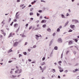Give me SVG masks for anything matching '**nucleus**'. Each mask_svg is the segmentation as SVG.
<instances>
[{
    "label": "nucleus",
    "instance_id": "obj_14",
    "mask_svg": "<svg viewBox=\"0 0 79 79\" xmlns=\"http://www.w3.org/2000/svg\"><path fill=\"white\" fill-rule=\"evenodd\" d=\"M12 77H11V78H16V77L17 76H14V75H12Z\"/></svg>",
    "mask_w": 79,
    "mask_h": 79
},
{
    "label": "nucleus",
    "instance_id": "obj_8",
    "mask_svg": "<svg viewBox=\"0 0 79 79\" xmlns=\"http://www.w3.org/2000/svg\"><path fill=\"white\" fill-rule=\"evenodd\" d=\"M73 44V41H72V40H70L69 42V45H70L71 44Z\"/></svg>",
    "mask_w": 79,
    "mask_h": 79
},
{
    "label": "nucleus",
    "instance_id": "obj_55",
    "mask_svg": "<svg viewBox=\"0 0 79 79\" xmlns=\"http://www.w3.org/2000/svg\"><path fill=\"white\" fill-rule=\"evenodd\" d=\"M35 39H36V40H39V38L37 37H36Z\"/></svg>",
    "mask_w": 79,
    "mask_h": 79
},
{
    "label": "nucleus",
    "instance_id": "obj_42",
    "mask_svg": "<svg viewBox=\"0 0 79 79\" xmlns=\"http://www.w3.org/2000/svg\"><path fill=\"white\" fill-rule=\"evenodd\" d=\"M62 63V62L61 60L58 62L59 64H60V63Z\"/></svg>",
    "mask_w": 79,
    "mask_h": 79
},
{
    "label": "nucleus",
    "instance_id": "obj_44",
    "mask_svg": "<svg viewBox=\"0 0 79 79\" xmlns=\"http://www.w3.org/2000/svg\"><path fill=\"white\" fill-rule=\"evenodd\" d=\"M41 2H44V3H45V1L44 0H41Z\"/></svg>",
    "mask_w": 79,
    "mask_h": 79
},
{
    "label": "nucleus",
    "instance_id": "obj_47",
    "mask_svg": "<svg viewBox=\"0 0 79 79\" xmlns=\"http://www.w3.org/2000/svg\"><path fill=\"white\" fill-rule=\"evenodd\" d=\"M11 19L10 18L9 19V22H10L11 21Z\"/></svg>",
    "mask_w": 79,
    "mask_h": 79
},
{
    "label": "nucleus",
    "instance_id": "obj_11",
    "mask_svg": "<svg viewBox=\"0 0 79 79\" xmlns=\"http://www.w3.org/2000/svg\"><path fill=\"white\" fill-rule=\"evenodd\" d=\"M5 27L6 28V30H7V31H9V30H10L9 28H8V26L6 25L5 26Z\"/></svg>",
    "mask_w": 79,
    "mask_h": 79
},
{
    "label": "nucleus",
    "instance_id": "obj_38",
    "mask_svg": "<svg viewBox=\"0 0 79 79\" xmlns=\"http://www.w3.org/2000/svg\"><path fill=\"white\" fill-rule=\"evenodd\" d=\"M34 10V8H31L30 9V11H32V10Z\"/></svg>",
    "mask_w": 79,
    "mask_h": 79
},
{
    "label": "nucleus",
    "instance_id": "obj_31",
    "mask_svg": "<svg viewBox=\"0 0 79 79\" xmlns=\"http://www.w3.org/2000/svg\"><path fill=\"white\" fill-rule=\"evenodd\" d=\"M32 26H31V27H29V30H30V29H32Z\"/></svg>",
    "mask_w": 79,
    "mask_h": 79
},
{
    "label": "nucleus",
    "instance_id": "obj_43",
    "mask_svg": "<svg viewBox=\"0 0 79 79\" xmlns=\"http://www.w3.org/2000/svg\"><path fill=\"white\" fill-rule=\"evenodd\" d=\"M59 29H61L62 28V26H60L59 27Z\"/></svg>",
    "mask_w": 79,
    "mask_h": 79
},
{
    "label": "nucleus",
    "instance_id": "obj_12",
    "mask_svg": "<svg viewBox=\"0 0 79 79\" xmlns=\"http://www.w3.org/2000/svg\"><path fill=\"white\" fill-rule=\"evenodd\" d=\"M13 50H12V48L10 49V50H9V51L8 52V53H10V52H13Z\"/></svg>",
    "mask_w": 79,
    "mask_h": 79
},
{
    "label": "nucleus",
    "instance_id": "obj_16",
    "mask_svg": "<svg viewBox=\"0 0 79 79\" xmlns=\"http://www.w3.org/2000/svg\"><path fill=\"white\" fill-rule=\"evenodd\" d=\"M73 40H74L76 42H77V41H78V40L76 39H73Z\"/></svg>",
    "mask_w": 79,
    "mask_h": 79
},
{
    "label": "nucleus",
    "instance_id": "obj_30",
    "mask_svg": "<svg viewBox=\"0 0 79 79\" xmlns=\"http://www.w3.org/2000/svg\"><path fill=\"white\" fill-rule=\"evenodd\" d=\"M2 33L4 35V36L6 35V33H5V32H3Z\"/></svg>",
    "mask_w": 79,
    "mask_h": 79
},
{
    "label": "nucleus",
    "instance_id": "obj_50",
    "mask_svg": "<svg viewBox=\"0 0 79 79\" xmlns=\"http://www.w3.org/2000/svg\"><path fill=\"white\" fill-rule=\"evenodd\" d=\"M58 68H59V69H61V67L59 66L58 67Z\"/></svg>",
    "mask_w": 79,
    "mask_h": 79
},
{
    "label": "nucleus",
    "instance_id": "obj_46",
    "mask_svg": "<svg viewBox=\"0 0 79 79\" xmlns=\"http://www.w3.org/2000/svg\"><path fill=\"white\" fill-rule=\"evenodd\" d=\"M74 70L75 71H78V69H75Z\"/></svg>",
    "mask_w": 79,
    "mask_h": 79
},
{
    "label": "nucleus",
    "instance_id": "obj_27",
    "mask_svg": "<svg viewBox=\"0 0 79 79\" xmlns=\"http://www.w3.org/2000/svg\"><path fill=\"white\" fill-rule=\"evenodd\" d=\"M63 71H64L63 69H60L59 70V71L60 72V73H62V72H63Z\"/></svg>",
    "mask_w": 79,
    "mask_h": 79
},
{
    "label": "nucleus",
    "instance_id": "obj_52",
    "mask_svg": "<svg viewBox=\"0 0 79 79\" xmlns=\"http://www.w3.org/2000/svg\"><path fill=\"white\" fill-rule=\"evenodd\" d=\"M14 22H16L17 21V20H16V19H14Z\"/></svg>",
    "mask_w": 79,
    "mask_h": 79
},
{
    "label": "nucleus",
    "instance_id": "obj_64",
    "mask_svg": "<svg viewBox=\"0 0 79 79\" xmlns=\"http://www.w3.org/2000/svg\"><path fill=\"white\" fill-rule=\"evenodd\" d=\"M28 51H29V52H31V49H28Z\"/></svg>",
    "mask_w": 79,
    "mask_h": 79
},
{
    "label": "nucleus",
    "instance_id": "obj_22",
    "mask_svg": "<svg viewBox=\"0 0 79 79\" xmlns=\"http://www.w3.org/2000/svg\"><path fill=\"white\" fill-rule=\"evenodd\" d=\"M34 15V13H33V12H30V16H32V15Z\"/></svg>",
    "mask_w": 79,
    "mask_h": 79
},
{
    "label": "nucleus",
    "instance_id": "obj_41",
    "mask_svg": "<svg viewBox=\"0 0 79 79\" xmlns=\"http://www.w3.org/2000/svg\"><path fill=\"white\" fill-rule=\"evenodd\" d=\"M13 61L12 60H9L8 61V63H11V62H12Z\"/></svg>",
    "mask_w": 79,
    "mask_h": 79
},
{
    "label": "nucleus",
    "instance_id": "obj_34",
    "mask_svg": "<svg viewBox=\"0 0 79 79\" xmlns=\"http://www.w3.org/2000/svg\"><path fill=\"white\" fill-rule=\"evenodd\" d=\"M14 23V21H13L10 24V26H12L13 25V23Z\"/></svg>",
    "mask_w": 79,
    "mask_h": 79
},
{
    "label": "nucleus",
    "instance_id": "obj_49",
    "mask_svg": "<svg viewBox=\"0 0 79 79\" xmlns=\"http://www.w3.org/2000/svg\"><path fill=\"white\" fill-rule=\"evenodd\" d=\"M63 53H62L61 54V58H63Z\"/></svg>",
    "mask_w": 79,
    "mask_h": 79
},
{
    "label": "nucleus",
    "instance_id": "obj_26",
    "mask_svg": "<svg viewBox=\"0 0 79 79\" xmlns=\"http://www.w3.org/2000/svg\"><path fill=\"white\" fill-rule=\"evenodd\" d=\"M23 53L24 55H27V52H23Z\"/></svg>",
    "mask_w": 79,
    "mask_h": 79
},
{
    "label": "nucleus",
    "instance_id": "obj_6",
    "mask_svg": "<svg viewBox=\"0 0 79 79\" xmlns=\"http://www.w3.org/2000/svg\"><path fill=\"white\" fill-rule=\"evenodd\" d=\"M13 37V35H12V33H10L8 36V38H10V37Z\"/></svg>",
    "mask_w": 79,
    "mask_h": 79
},
{
    "label": "nucleus",
    "instance_id": "obj_18",
    "mask_svg": "<svg viewBox=\"0 0 79 79\" xmlns=\"http://www.w3.org/2000/svg\"><path fill=\"white\" fill-rule=\"evenodd\" d=\"M22 72V69H20L19 70V72H18V74H20V73H21Z\"/></svg>",
    "mask_w": 79,
    "mask_h": 79
},
{
    "label": "nucleus",
    "instance_id": "obj_61",
    "mask_svg": "<svg viewBox=\"0 0 79 79\" xmlns=\"http://www.w3.org/2000/svg\"><path fill=\"white\" fill-rule=\"evenodd\" d=\"M17 2H20V0H17Z\"/></svg>",
    "mask_w": 79,
    "mask_h": 79
},
{
    "label": "nucleus",
    "instance_id": "obj_17",
    "mask_svg": "<svg viewBox=\"0 0 79 79\" xmlns=\"http://www.w3.org/2000/svg\"><path fill=\"white\" fill-rule=\"evenodd\" d=\"M47 30L48 32H50L51 31V29L50 28H48Z\"/></svg>",
    "mask_w": 79,
    "mask_h": 79
},
{
    "label": "nucleus",
    "instance_id": "obj_56",
    "mask_svg": "<svg viewBox=\"0 0 79 79\" xmlns=\"http://www.w3.org/2000/svg\"><path fill=\"white\" fill-rule=\"evenodd\" d=\"M31 6H32V5H31L30 4L29 6H28V7H31Z\"/></svg>",
    "mask_w": 79,
    "mask_h": 79
},
{
    "label": "nucleus",
    "instance_id": "obj_63",
    "mask_svg": "<svg viewBox=\"0 0 79 79\" xmlns=\"http://www.w3.org/2000/svg\"><path fill=\"white\" fill-rule=\"evenodd\" d=\"M36 47V45H34L33 46V48H35V47Z\"/></svg>",
    "mask_w": 79,
    "mask_h": 79
},
{
    "label": "nucleus",
    "instance_id": "obj_58",
    "mask_svg": "<svg viewBox=\"0 0 79 79\" xmlns=\"http://www.w3.org/2000/svg\"><path fill=\"white\" fill-rule=\"evenodd\" d=\"M22 37H26V36L24 35H22Z\"/></svg>",
    "mask_w": 79,
    "mask_h": 79
},
{
    "label": "nucleus",
    "instance_id": "obj_36",
    "mask_svg": "<svg viewBox=\"0 0 79 79\" xmlns=\"http://www.w3.org/2000/svg\"><path fill=\"white\" fill-rule=\"evenodd\" d=\"M39 13H42V10H40L38 11Z\"/></svg>",
    "mask_w": 79,
    "mask_h": 79
},
{
    "label": "nucleus",
    "instance_id": "obj_33",
    "mask_svg": "<svg viewBox=\"0 0 79 79\" xmlns=\"http://www.w3.org/2000/svg\"><path fill=\"white\" fill-rule=\"evenodd\" d=\"M69 52V51H67L66 52V54L68 55Z\"/></svg>",
    "mask_w": 79,
    "mask_h": 79
},
{
    "label": "nucleus",
    "instance_id": "obj_15",
    "mask_svg": "<svg viewBox=\"0 0 79 79\" xmlns=\"http://www.w3.org/2000/svg\"><path fill=\"white\" fill-rule=\"evenodd\" d=\"M61 17L62 18H65V17H64V15L63 14L61 15Z\"/></svg>",
    "mask_w": 79,
    "mask_h": 79
},
{
    "label": "nucleus",
    "instance_id": "obj_24",
    "mask_svg": "<svg viewBox=\"0 0 79 79\" xmlns=\"http://www.w3.org/2000/svg\"><path fill=\"white\" fill-rule=\"evenodd\" d=\"M46 27V24H44V25H43V27L45 28Z\"/></svg>",
    "mask_w": 79,
    "mask_h": 79
},
{
    "label": "nucleus",
    "instance_id": "obj_39",
    "mask_svg": "<svg viewBox=\"0 0 79 79\" xmlns=\"http://www.w3.org/2000/svg\"><path fill=\"white\" fill-rule=\"evenodd\" d=\"M56 35V33H54L52 35L54 37Z\"/></svg>",
    "mask_w": 79,
    "mask_h": 79
},
{
    "label": "nucleus",
    "instance_id": "obj_28",
    "mask_svg": "<svg viewBox=\"0 0 79 79\" xmlns=\"http://www.w3.org/2000/svg\"><path fill=\"white\" fill-rule=\"evenodd\" d=\"M69 32H73V30L71 29H70L69 31H68Z\"/></svg>",
    "mask_w": 79,
    "mask_h": 79
},
{
    "label": "nucleus",
    "instance_id": "obj_48",
    "mask_svg": "<svg viewBox=\"0 0 79 79\" xmlns=\"http://www.w3.org/2000/svg\"><path fill=\"white\" fill-rule=\"evenodd\" d=\"M69 16V15L68 13H67L66 14V16Z\"/></svg>",
    "mask_w": 79,
    "mask_h": 79
},
{
    "label": "nucleus",
    "instance_id": "obj_1",
    "mask_svg": "<svg viewBox=\"0 0 79 79\" xmlns=\"http://www.w3.org/2000/svg\"><path fill=\"white\" fill-rule=\"evenodd\" d=\"M19 43L17 41H16L13 44V46L15 47H17Z\"/></svg>",
    "mask_w": 79,
    "mask_h": 79
},
{
    "label": "nucleus",
    "instance_id": "obj_2",
    "mask_svg": "<svg viewBox=\"0 0 79 79\" xmlns=\"http://www.w3.org/2000/svg\"><path fill=\"white\" fill-rule=\"evenodd\" d=\"M57 42H59V43H61L62 42V40L61 39V38H60L58 39Z\"/></svg>",
    "mask_w": 79,
    "mask_h": 79
},
{
    "label": "nucleus",
    "instance_id": "obj_4",
    "mask_svg": "<svg viewBox=\"0 0 79 79\" xmlns=\"http://www.w3.org/2000/svg\"><path fill=\"white\" fill-rule=\"evenodd\" d=\"M72 21L73 22H74H74L75 23H79V21H78V20H76V19H73L72 20Z\"/></svg>",
    "mask_w": 79,
    "mask_h": 79
},
{
    "label": "nucleus",
    "instance_id": "obj_51",
    "mask_svg": "<svg viewBox=\"0 0 79 79\" xmlns=\"http://www.w3.org/2000/svg\"><path fill=\"white\" fill-rule=\"evenodd\" d=\"M28 61H29L30 62H31V61H32V60H31V59H28Z\"/></svg>",
    "mask_w": 79,
    "mask_h": 79
},
{
    "label": "nucleus",
    "instance_id": "obj_32",
    "mask_svg": "<svg viewBox=\"0 0 79 79\" xmlns=\"http://www.w3.org/2000/svg\"><path fill=\"white\" fill-rule=\"evenodd\" d=\"M35 36L36 37H38L39 38V37H40V36H39L38 35H35Z\"/></svg>",
    "mask_w": 79,
    "mask_h": 79
},
{
    "label": "nucleus",
    "instance_id": "obj_10",
    "mask_svg": "<svg viewBox=\"0 0 79 79\" xmlns=\"http://www.w3.org/2000/svg\"><path fill=\"white\" fill-rule=\"evenodd\" d=\"M69 23V21H68L67 22L65 23V25H64V27H66V26L68 25V24Z\"/></svg>",
    "mask_w": 79,
    "mask_h": 79
},
{
    "label": "nucleus",
    "instance_id": "obj_53",
    "mask_svg": "<svg viewBox=\"0 0 79 79\" xmlns=\"http://www.w3.org/2000/svg\"><path fill=\"white\" fill-rule=\"evenodd\" d=\"M53 56V55L52 54H50V57H52Z\"/></svg>",
    "mask_w": 79,
    "mask_h": 79
},
{
    "label": "nucleus",
    "instance_id": "obj_37",
    "mask_svg": "<svg viewBox=\"0 0 79 79\" xmlns=\"http://www.w3.org/2000/svg\"><path fill=\"white\" fill-rule=\"evenodd\" d=\"M24 4H21L20 5V7H23V6H24Z\"/></svg>",
    "mask_w": 79,
    "mask_h": 79
},
{
    "label": "nucleus",
    "instance_id": "obj_40",
    "mask_svg": "<svg viewBox=\"0 0 79 79\" xmlns=\"http://www.w3.org/2000/svg\"><path fill=\"white\" fill-rule=\"evenodd\" d=\"M22 56V55L21 54H19V58H20V57H21V56Z\"/></svg>",
    "mask_w": 79,
    "mask_h": 79
},
{
    "label": "nucleus",
    "instance_id": "obj_35",
    "mask_svg": "<svg viewBox=\"0 0 79 79\" xmlns=\"http://www.w3.org/2000/svg\"><path fill=\"white\" fill-rule=\"evenodd\" d=\"M45 60V57H43L42 58V60H43V61H44Z\"/></svg>",
    "mask_w": 79,
    "mask_h": 79
},
{
    "label": "nucleus",
    "instance_id": "obj_13",
    "mask_svg": "<svg viewBox=\"0 0 79 79\" xmlns=\"http://www.w3.org/2000/svg\"><path fill=\"white\" fill-rule=\"evenodd\" d=\"M54 49L56 50H58V47L56 46H55L54 48Z\"/></svg>",
    "mask_w": 79,
    "mask_h": 79
},
{
    "label": "nucleus",
    "instance_id": "obj_57",
    "mask_svg": "<svg viewBox=\"0 0 79 79\" xmlns=\"http://www.w3.org/2000/svg\"><path fill=\"white\" fill-rule=\"evenodd\" d=\"M28 25H29V24H28V23H27V24L26 25V27H27V26H28Z\"/></svg>",
    "mask_w": 79,
    "mask_h": 79
},
{
    "label": "nucleus",
    "instance_id": "obj_59",
    "mask_svg": "<svg viewBox=\"0 0 79 79\" xmlns=\"http://www.w3.org/2000/svg\"><path fill=\"white\" fill-rule=\"evenodd\" d=\"M73 53H74V54H76V52L75 51H73Z\"/></svg>",
    "mask_w": 79,
    "mask_h": 79
},
{
    "label": "nucleus",
    "instance_id": "obj_7",
    "mask_svg": "<svg viewBox=\"0 0 79 79\" xmlns=\"http://www.w3.org/2000/svg\"><path fill=\"white\" fill-rule=\"evenodd\" d=\"M47 22V21L45 20H42L41 22V23H44Z\"/></svg>",
    "mask_w": 79,
    "mask_h": 79
},
{
    "label": "nucleus",
    "instance_id": "obj_29",
    "mask_svg": "<svg viewBox=\"0 0 79 79\" xmlns=\"http://www.w3.org/2000/svg\"><path fill=\"white\" fill-rule=\"evenodd\" d=\"M36 15H37V16H40V14H39V13H38V12L36 13Z\"/></svg>",
    "mask_w": 79,
    "mask_h": 79
},
{
    "label": "nucleus",
    "instance_id": "obj_45",
    "mask_svg": "<svg viewBox=\"0 0 79 79\" xmlns=\"http://www.w3.org/2000/svg\"><path fill=\"white\" fill-rule=\"evenodd\" d=\"M59 79H60V78H61V77H60V75H58V76L57 77Z\"/></svg>",
    "mask_w": 79,
    "mask_h": 79
},
{
    "label": "nucleus",
    "instance_id": "obj_21",
    "mask_svg": "<svg viewBox=\"0 0 79 79\" xmlns=\"http://www.w3.org/2000/svg\"><path fill=\"white\" fill-rule=\"evenodd\" d=\"M16 26H18V24H17V23H15L14 25V27H16Z\"/></svg>",
    "mask_w": 79,
    "mask_h": 79
},
{
    "label": "nucleus",
    "instance_id": "obj_23",
    "mask_svg": "<svg viewBox=\"0 0 79 79\" xmlns=\"http://www.w3.org/2000/svg\"><path fill=\"white\" fill-rule=\"evenodd\" d=\"M19 27H20V26H19V28H18V29H17V30L16 31V32H18V31H19Z\"/></svg>",
    "mask_w": 79,
    "mask_h": 79
},
{
    "label": "nucleus",
    "instance_id": "obj_19",
    "mask_svg": "<svg viewBox=\"0 0 79 79\" xmlns=\"http://www.w3.org/2000/svg\"><path fill=\"white\" fill-rule=\"evenodd\" d=\"M15 18L16 19H19V16H17V15H15Z\"/></svg>",
    "mask_w": 79,
    "mask_h": 79
},
{
    "label": "nucleus",
    "instance_id": "obj_20",
    "mask_svg": "<svg viewBox=\"0 0 79 79\" xmlns=\"http://www.w3.org/2000/svg\"><path fill=\"white\" fill-rule=\"evenodd\" d=\"M57 32H60V29L59 28H58L57 29Z\"/></svg>",
    "mask_w": 79,
    "mask_h": 79
},
{
    "label": "nucleus",
    "instance_id": "obj_62",
    "mask_svg": "<svg viewBox=\"0 0 79 79\" xmlns=\"http://www.w3.org/2000/svg\"><path fill=\"white\" fill-rule=\"evenodd\" d=\"M25 7H26V6H23L22 7V9H24V8H25Z\"/></svg>",
    "mask_w": 79,
    "mask_h": 79
},
{
    "label": "nucleus",
    "instance_id": "obj_9",
    "mask_svg": "<svg viewBox=\"0 0 79 79\" xmlns=\"http://www.w3.org/2000/svg\"><path fill=\"white\" fill-rule=\"evenodd\" d=\"M41 29V27H39L38 28H36L35 29H34V31H37V30H39V29Z\"/></svg>",
    "mask_w": 79,
    "mask_h": 79
},
{
    "label": "nucleus",
    "instance_id": "obj_25",
    "mask_svg": "<svg viewBox=\"0 0 79 79\" xmlns=\"http://www.w3.org/2000/svg\"><path fill=\"white\" fill-rule=\"evenodd\" d=\"M45 62H44L43 63L41 64V66H43V65H44L45 64Z\"/></svg>",
    "mask_w": 79,
    "mask_h": 79
},
{
    "label": "nucleus",
    "instance_id": "obj_5",
    "mask_svg": "<svg viewBox=\"0 0 79 79\" xmlns=\"http://www.w3.org/2000/svg\"><path fill=\"white\" fill-rule=\"evenodd\" d=\"M70 27L72 29H74V27H75V25H74L71 24Z\"/></svg>",
    "mask_w": 79,
    "mask_h": 79
},
{
    "label": "nucleus",
    "instance_id": "obj_60",
    "mask_svg": "<svg viewBox=\"0 0 79 79\" xmlns=\"http://www.w3.org/2000/svg\"><path fill=\"white\" fill-rule=\"evenodd\" d=\"M68 72V70H65V71H64V72L65 73H67V72Z\"/></svg>",
    "mask_w": 79,
    "mask_h": 79
},
{
    "label": "nucleus",
    "instance_id": "obj_3",
    "mask_svg": "<svg viewBox=\"0 0 79 79\" xmlns=\"http://www.w3.org/2000/svg\"><path fill=\"white\" fill-rule=\"evenodd\" d=\"M53 40H51L50 42L49 43V47H50L51 46L52 43H53Z\"/></svg>",
    "mask_w": 79,
    "mask_h": 79
},
{
    "label": "nucleus",
    "instance_id": "obj_54",
    "mask_svg": "<svg viewBox=\"0 0 79 79\" xmlns=\"http://www.w3.org/2000/svg\"><path fill=\"white\" fill-rule=\"evenodd\" d=\"M4 22H5V20H3V21H2V22L1 24H3V23H4Z\"/></svg>",
    "mask_w": 79,
    "mask_h": 79
}]
</instances>
